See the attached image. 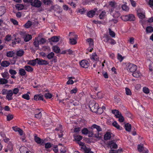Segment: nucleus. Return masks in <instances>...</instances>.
I'll return each mask as SVG.
<instances>
[{"label": "nucleus", "mask_w": 153, "mask_h": 153, "mask_svg": "<svg viewBox=\"0 0 153 153\" xmlns=\"http://www.w3.org/2000/svg\"><path fill=\"white\" fill-rule=\"evenodd\" d=\"M92 127L89 133V136L91 137L94 134V136L97 138H101V135L99 133V131H102V129L100 126L97 124H93Z\"/></svg>", "instance_id": "obj_1"}, {"label": "nucleus", "mask_w": 153, "mask_h": 153, "mask_svg": "<svg viewBox=\"0 0 153 153\" xmlns=\"http://www.w3.org/2000/svg\"><path fill=\"white\" fill-rule=\"evenodd\" d=\"M89 107L92 112L98 113H102V109L99 108V105L97 103L94 101H91L89 102Z\"/></svg>", "instance_id": "obj_2"}, {"label": "nucleus", "mask_w": 153, "mask_h": 153, "mask_svg": "<svg viewBox=\"0 0 153 153\" xmlns=\"http://www.w3.org/2000/svg\"><path fill=\"white\" fill-rule=\"evenodd\" d=\"M112 112L114 114L117 118H118V120L120 122H123V121H124L125 119L122 114H121L119 110H116V109L113 110H112Z\"/></svg>", "instance_id": "obj_3"}, {"label": "nucleus", "mask_w": 153, "mask_h": 153, "mask_svg": "<svg viewBox=\"0 0 153 153\" xmlns=\"http://www.w3.org/2000/svg\"><path fill=\"white\" fill-rule=\"evenodd\" d=\"M24 2H30L33 6L39 7L42 4V2L39 0H23Z\"/></svg>", "instance_id": "obj_4"}, {"label": "nucleus", "mask_w": 153, "mask_h": 153, "mask_svg": "<svg viewBox=\"0 0 153 153\" xmlns=\"http://www.w3.org/2000/svg\"><path fill=\"white\" fill-rule=\"evenodd\" d=\"M121 19L123 21H134L135 19V17L133 14H129L128 15H126V16H122L121 17Z\"/></svg>", "instance_id": "obj_5"}, {"label": "nucleus", "mask_w": 153, "mask_h": 153, "mask_svg": "<svg viewBox=\"0 0 153 153\" xmlns=\"http://www.w3.org/2000/svg\"><path fill=\"white\" fill-rule=\"evenodd\" d=\"M137 68V67L136 65L133 64H129L128 66L127 70L130 72H133V73L136 71Z\"/></svg>", "instance_id": "obj_6"}, {"label": "nucleus", "mask_w": 153, "mask_h": 153, "mask_svg": "<svg viewBox=\"0 0 153 153\" xmlns=\"http://www.w3.org/2000/svg\"><path fill=\"white\" fill-rule=\"evenodd\" d=\"M72 35H74V38H70L69 39L70 42L71 44H76L77 43L76 39L77 38L78 36L77 35H74L72 33H70L69 36H72Z\"/></svg>", "instance_id": "obj_7"}, {"label": "nucleus", "mask_w": 153, "mask_h": 153, "mask_svg": "<svg viewBox=\"0 0 153 153\" xmlns=\"http://www.w3.org/2000/svg\"><path fill=\"white\" fill-rule=\"evenodd\" d=\"M108 145L110 147L111 149V150H112V149H117L118 147V146L115 142L114 140H111V141L108 142Z\"/></svg>", "instance_id": "obj_8"}, {"label": "nucleus", "mask_w": 153, "mask_h": 153, "mask_svg": "<svg viewBox=\"0 0 153 153\" xmlns=\"http://www.w3.org/2000/svg\"><path fill=\"white\" fill-rule=\"evenodd\" d=\"M137 149L139 152H142V153H147L149 152V151L147 149H146V148L144 149L143 144L138 145L137 147Z\"/></svg>", "instance_id": "obj_9"}, {"label": "nucleus", "mask_w": 153, "mask_h": 153, "mask_svg": "<svg viewBox=\"0 0 153 153\" xmlns=\"http://www.w3.org/2000/svg\"><path fill=\"white\" fill-rule=\"evenodd\" d=\"M37 63L39 65H42L49 64V62L47 60L41 59H39V58H37Z\"/></svg>", "instance_id": "obj_10"}, {"label": "nucleus", "mask_w": 153, "mask_h": 153, "mask_svg": "<svg viewBox=\"0 0 153 153\" xmlns=\"http://www.w3.org/2000/svg\"><path fill=\"white\" fill-rule=\"evenodd\" d=\"M13 91L12 90H7V95L6 96L7 99L8 100H11L13 99Z\"/></svg>", "instance_id": "obj_11"}, {"label": "nucleus", "mask_w": 153, "mask_h": 153, "mask_svg": "<svg viewBox=\"0 0 153 153\" xmlns=\"http://www.w3.org/2000/svg\"><path fill=\"white\" fill-rule=\"evenodd\" d=\"M80 64L82 68H87L88 66L89 63L87 60H82L80 62Z\"/></svg>", "instance_id": "obj_12"}, {"label": "nucleus", "mask_w": 153, "mask_h": 153, "mask_svg": "<svg viewBox=\"0 0 153 153\" xmlns=\"http://www.w3.org/2000/svg\"><path fill=\"white\" fill-rule=\"evenodd\" d=\"M34 140L37 143H40L41 145H43L44 142V140L43 139H41L40 137H38L37 136H35L34 137Z\"/></svg>", "instance_id": "obj_13"}, {"label": "nucleus", "mask_w": 153, "mask_h": 153, "mask_svg": "<svg viewBox=\"0 0 153 153\" xmlns=\"http://www.w3.org/2000/svg\"><path fill=\"white\" fill-rule=\"evenodd\" d=\"M34 99L36 101L37 100H43V96L41 95V94H36L34 96Z\"/></svg>", "instance_id": "obj_14"}, {"label": "nucleus", "mask_w": 153, "mask_h": 153, "mask_svg": "<svg viewBox=\"0 0 153 153\" xmlns=\"http://www.w3.org/2000/svg\"><path fill=\"white\" fill-rule=\"evenodd\" d=\"M95 10H90L88 12L87 16L88 17H90L91 18L93 17L95 13L96 10H97V9H95Z\"/></svg>", "instance_id": "obj_15"}, {"label": "nucleus", "mask_w": 153, "mask_h": 153, "mask_svg": "<svg viewBox=\"0 0 153 153\" xmlns=\"http://www.w3.org/2000/svg\"><path fill=\"white\" fill-rule=\"evenodd\" d=\"M83 151L85 153H94L92 151H91V149L89 148L86 147L84 144V146H83Z\"/></svg>", "instance_id": "obj_16"}, {"label": "nucleus", "mask_w": 153, "mask_h": 153, "mask_svg": "<svg viewBox=\"0 0 153 153\" xmlns=\"http://www.w3.org/2000/svg\"><path fill=\"white\" fill-rule=\"evenodd\" d=\"M27 64L28 65H31L33 66H35L37 63V58L34 60H27Z\"/></svg>", "instance_id": "obj_17"}, {"label": "nucleus", "mask_w": 153, "mask_h": 153, "mask_svg": "<svg viewBox=\"0 0 153 153\" xmlns=\"http://www.w3.org/2000/svg\"><path fill=\"white\" fill-rule=\"evenodd\" d=\"M39 109L36 110V113L35 114V117H36V118H37V119H40L42 116V114L41 111L39 112Z\"/></svg>", "instance_id": "obj_18"}, {"label": "nucleus", "mask_w": 153, "mask_h": 153, "mask_svg": "<svg viewBox=\"0 0 153 153\" xmlns=\"http://www.w3.org/2000/svg\"><path fill=\"white\" fill-rule=\"evenodd\" d=\"M19 151L21 153H27L28 149L27 147H21L19 149Z\"/></svg>", "instance_id": "obj_19"}, {"label": "nucleus", "mask_w": 153, "mask_h": 153, "mask_svg": "<svg viewBox=\"0 0 153 153\" xmlns=\"http://www.w3.org/2000/svg\"><path fill=\"white\" fill-rule=\"evenodd\" d=\"M88 42L90 48L93 47L94 46V41L91 38H88L86 40Z\"/></svg>", "instance_id": "obj_20"}, {"label": "nucleus", "mask_w": 153, "mask_h": 153, "mask_svg": "<svg viewBox=\"0 0 153 153\" xmlns=\"http://www.w3.org/2000/svg\"><path fill=\"white\" fill-rule=\"evenodd\" d=\"M13 149V146L11 143H10L7 146V149L5 150L6 152H7L8 150H9L10 152L12 151Z\"/></svg>", "instance_id": "obj_21"}, {"label": "nucleus", "mask_w": 153, "mask_h": 153, "mask_svg": "<svg viewBox=\"0 0 153 153\" xmlns=\"http://www.w3.org/2000/svg\"><path fill=\"white\" fill-rule=\"evenodd\" d=\"M111 137V134L110 132H107L105 134L104 136V138L105 140H109Z\"/></svg>", "instance_id": "obj_22"}, {"label": "nucleus", "mask_w": 153, "mask_h": 153, "mask_svg": "<svg viewBox=\"0 0 153 153\" xmlns=\"http://www.w3.org/2000/svg\"><path fill=\"white\" fill-rule=\"evenodd\" d=\"M32 24H33V23L31 21L29 20V21H28L24 25V26L25 28H30V27L31 26Z\"/></svg>", "instance_id": "obj_23"}, {"label": "nucleus", "mask_w": 153, "mask_h": 153, "mask_svg": "<svg viewBox=\"0 0 153 153\" xmlns=\"http://www.w3.org/2000/svg\"><path fill=\"white\" fill-rule=\"evenodd\" d=\"M10 64V62H8V61H3L1 63V65L2 66H3V67H7V66H8Z\"/></svg>", "instance_id": "obj_24"}, {"label": "nucleus", "mask_w": 153, "mask_h": 153, "mask_svg": "<svg viewBox=\"0 0 153 153\" xmlns=\"http://www.w3.org/2000/svg\"><path fill=\"white\" fill-rule=\"evenodd\" d=\"M19 74L20 75H22V76L25 75L26 74L25 69H23V68H20V69H19Z\"/></svg>", "instance_id": "obj_25"}, {"label": "nucleus", "mask_w": 153, "mask_h": 153, "mask_svg": "<svg viewBox=\"0 0 153 153\" xmlns=\"http://www.w3.org/2000/svg\"><path fill=\"white\" fill-rule=\"evenodd\" d=\"M8 81L7 79H5L4 78H1L0 79V83L1 85H4V84H6L8 83Z\"/></svg>", "instance_id": "obj_26"}, {"label": "nucleus", "mask_w": 153, "mask_h": 153, "mask_svg": "<svg viewBox=\"0 0 153 153\" xmlns=\"http://www.w3.org/2000/svg\"><path fill=\"white\" fill-rule=\"evenodd\" d=\"M125 129L126 131H130L131 129V125L130 123H126L125 125Z\"/></svg>", "instance_id": "obj_27"}, {"label": "nucleus", "mask_w": 153, "mask_h": 153, "mask_svg": "<svg viewBox=\"0 0 153 153\" xmlns=\"http://www.w3.org/2000/svg\"><path fill=\"white\" fill-rule=\"evenodd\" d=\"M24 53V51L23 50H20L16 52V54L19 57H21L23 55Z\"/></svg>", "instance_id": "obj_28"}, {"label": "nucleus", "mask_w": 153, "mask_h": 153, "mask_svg": "<svg viewBox=\"0 0 153 153\" xmlns=\"http://www.w3.org/2000/svg\"><path fill=\"white\" fill-rule=\"evenodd\" d=\"M55 56V54L54 52H51L49 53L46 56V57L48 59H52V58H53Z\"/></svg>", "instance_id": "obj_29"}, {"label": "nucleus", "mask_w": 153, "mask_h": 153, "mask_svg": "<svg viewBox=\"0 0 153 153\" xmlns=\"http://www.w3.org/2000/svg\"><path fill=\"white\" fill-rule=\"evenodd\" d=\"M2 77H3L5 79H8L10 77L9 74L8 72H3L1 74Z\"/></svg>", "instance_id": "obj_30"}, {"label": "nucleus", "mask_w": 153, "mask_h": 153, "mask_svg": "<svg viewBox=\"0 0 153 153\" xmlns=\"http://www.w3.org/2000/svg\"><path fill=\"white\" fill-rule=\"evenodd\" d=\"M24 68L25 70H26L27 71H29V72L33 71V68L31 67L30 66H29V65H25Z\"/></svg>", "instance_id": "obj_31"}, {"label": "nucleus", "mask_w": 153, "mask_h": 153, "mask_svg": "<svg viewBox=\"0 0 153 153\" xmlns=\"http://www.w3.org/2000/svg\"><path fill=\"white\" fill-rule=\"evenodd\" d=\"M60 36H54L51 38V40L53 42H57L59 40Z\"/></svg>", "instance_id": "obj_32"}, {"label": "nucleus", "mask_w": 153, "mask_h": 153, "mask_svg": "<svg viewBox=\"0 0 153 153\" xmlns=\"http://www.w3.org/2000/svg\"><path fill=\"white\" fill-rule=\"evenodd\" d=\"M133 76L136 78H138L141 75V74L140 71H137L134 72V73L132 74Z\"/></svg>", "instance_id": "obj_33"}, {"label": "nucleus", "mask_w": 153, "mask_h": 153, "mask_svg": "<svg viewBox=\"0 0 153 153\" xmlns=\"http://www.w3.org/2000/svg\"><path fill=\"white\" fill-rule=\"evenodd\" d=\"M126 2H125L124 4L122 5V8L123 10L126 11H128L129 10V8L128 6L126 5Z\"/></svg>", "instance_id": "obj_34"}, {"label": "nucleus", "mask_w": 153, "mask_h": 153, "mask_svg": "<svg viewBox=\"0 0 153 153\" xmlns=\"http://www.w3.org/2000/svg\"><path fill=\"white\" fill-rule=\"evenodd\" d=\"M53 50L54 52L57 53H59L60 51V49L59 47H58V46H56V45L53 47Z\"/></svg>", "instance_id": "obj_35"}, {"label": "nucleus", "mask_w": 153, "mask_h": 153, "mask_svg": "<svg viewBox=\"0 0 153 153\" xmlns=\"http://www.w3.org/2000/svg\"><path fill=\"white\" fill-rule=\"evenodd\" d=\"M15 7L16 8H17L18 10H21L24 8V6L23 4H16Z\"/></svg>", "instance_id": "obj_36"}, {"label": "nucleus", "mask_w": 153, "mask_h": 153, "mask_svg": "<svg viewBox=\"0 0 153 153\" xmlns=\"http://www.w3.org/2000/svg\"><path fill=\"white\" fill-rule=\"evenodd\" d=\"M33 44L35 46L38 48L39 45V40L37 38H36L34 41Z\"/></svg>", "instance_id": "obj_37"}, {"label": "nucleus", "mask_w": 153, "mask_h": 153, "mask_svg": "<svg viewBox=\"0 0 153 153\" xmlns=\"http://www.w3.org/2000/svg\"><path fill=\"white\" fill-rule=\"evenodd\" d=\"M91 58L93 60H94V61H97V60H98L99 58L98 56L96 53H93L91 57Z\"/></svg>", "instance_id": "obj_38"}, {"label": "nucleus", "mask_w": 153, "mask_h": 153, "mask_svg": "<svg viewBox=\"0 0 153 153\" xmlns=\"http://www.w3.org/2000/svg\"><path fill=\"white\" fill-rule=\"evenodd\" d=\"M32 38L31 35H26L25 37L24 40L25 41H28L30 40V39H31Z\"/></svg>", "instance_id": "obj_39"}, {"label": "nucleus", "mask_w": 153, "mask_h": 153, "mask_svg": "<svg viewBox=\"0 0 153 153\" xmlns=\"http://www.w3.org/2000/svg\"><path fill=\"white\" fill-rule=\"evenodd\" d=\"M5 12V8L4 6H1L0 7V16L3 15Z\"/></svg>", "instance_id": "obj_40"}, {"label": "nucleus", "mask_w": 153, "mask_h": 153, "mask_svg": "<svg viewBox=\"0 0 153 153\" xmlns=\"http://www.w3.org/2000/svg\"><path fill=\"white\" fill-rule=\"evenodd\" d=\"M15 54L13 51H8L6 53V56L7 57H13Z\"/></svg>", "instance_id": "obj_41"}, {"label": "nucleus", "mask_w": 153, "mask_h": 153, "mask_svg": "<svg viewBox=\"0 0 153 153\" xmlns=\"http://www.w3.org/2000/svg\"><path fill=\"white\" fill-rule=\"evenodd\" d=\"M21 40L19 38H15L14 41L13 42L12 44H16V43H20V42H21Z\"/></svg>", "instance_id": "obj_42"}, {"label": "nucleus", "mask_w": 153, "mask_h": 153, "mask_svg": "<svg viewBox=\"0 0 153 153\" xmlns=\"http://www.w3.org/2000/svg\"><path fill=\"white\" fill-rule=\"evenodd\" d=\"M122 148H120L117 150H111L110 151L109 153H118L120 152H122Z\"/></svg>", "instance_id": "obj_43"}, {"label": "nucleus", "mask_w": 153, "mask_h": 153, "mask_svg": "<svg viewBox=\"0 0 153 153\" xmlns=\"http://www.w3.org/2000/svg\"><path fill=\"white\" fill-rule=\"evenodd\" d=\"M120 15V13L118 11H115L113 14L114 18H116L117 19V18H118Z\"/></svg>", "instance_id": "obj_44"}, {"label": "nucleus", "mask_w": 153, "mask_h": 153, "mask_svg": "<svg viewBox=\"0 0 153 153\" xmlns=\"http://www.w3.org/2000/svg\"><path fill=\"white\" fill-rule=\"evenodd\" d=\"M87 10H86L84 8H81L79 9L78 12H79L81 14H84L86 12Z\"/></svg>", "instance_id": "obj_45"}, {"label": "nucleus", "mask_w": 153, "mask_h": 153, "mask_svg": "<svg viewBox=\"0 0 153 153\" xmlns=\"http://www.w3.org/2000/svg\"><path fill=\"white\" fill-rule=\"evenodd\" d=\"M153 31V28L152 26H148L146 28V31L147 33L152 32Z\"/></svg>", "instance_id": "obj_46"}, {"label": "nucleus", "mask_w": 153, "mask_h": 153, "mask_svg": "<svg viewBox=\"0 0 153 153\" xmlns=\"http://www.w3.org/2000/svg\"><path fill=\"white\" fill-rule=\"evenodd\" d=\"M106 12L105 11H102L99 15L100 19H103L105 15Z\"/></svg>", "instance_id": "obj_47"}, {"label": "nucleus", "mask_w": 153, "mask_h": 153, "mask_svg": "<svg viewBox=\"0 0 153 153\" xmlns=\"http://www.w3.org/2000/svg\"><path fill=\"white\" fill-rule=\"evenodd\" d=\"M137 14L138 17L140 18H145V15L143 13H141V12H139L137 11Z\"/></svg>", "instance_id": "obj_48"}, {"label": "nucleus", "mask_w": 153, "mask_h": 153, "mask_svg": "<svg viewBox=\"0 0 153 153\" xmlns=\"http://www.w3.org/2000/svg\"><path fill=\"white\" fill-rule=\"evenodd\" d=\"M60 150L61 153H66L67 152V149L66 147H64V146H62L60 149Z\"/></svg>", "instance_id": "obj_49"}, {"label": "nucleus", "mask_w": 153, "mask_h": 153, "mask_svg": "<svg viewBox=\"0 0 153 153\" xmlns=\"http://www.w3.org/2000/svg\"><path fill=\"white\" fill-rule=\"evenodd\" d=\"M112 124L115 127L117 128V129H120V126L119 124H118L116 121H114L112 123Z\"/></svg>", "instance_id": "obj_50"}, {"label": "nucleus", "mask_w": 153, "mask_h": 153, "mask_svg": "<svg viewBox=\"0 0 153 153\" xmlns=\"http://www.w3.org/2000/svg\"><path fill=\"white\" fill-rule=\"evenodd\" d=\"M45 96L46 98L48 99V98H51L52 97V94H51V93H45Z\"/></svg>", "instance_id": "obj_51"}, {"label": "nucleus", "mask_w": 153, "mask_h": 153, "mask_svg": "<svg viewBox=\"0 0 153 153\" xmlns=\"http://www.w3.org/2000/svg\"><path fill=\"white\" fill-rule=\"evenodd\" d=\"M9 73L11 74L12 75H15V74H16V71L15 70H14V69H10L9 71Z\"/></svg>", "instance_id": "obj_52"}, {"label": "nucleus", "mask_w": 153, "mask_h": 153, "mask_svg": "<svg viewBox=\"0 0 153 153\" xmlns=\"http://www.w3.org/2000/svg\"><path fill=\"white\" fill-rule=\"evenodd\" d=\"M22 97L23 98L25 99H27V100H29V99H30V96L27 93V94H25L22 95Z\"/></svg>", "instance_id": "obj_53"}, {"label": "nucleus", "mask_w": 153, "mask_h": 153, "mask_svg": "<svg viewBox=\"0 0 153 153\" xmlns=\"http://www.w3.org/2000/svg\"><path fill=\"white\" fill-rule=\"evenodd\" d=\"M126 94L127 95H131V90L128 88H126Z\"/></svg>", "instance_id": "obj_54"}, {"label": "nucleus", "mask_w": 153, "mask_h": 153, "mask_svg": "<svg viewBox=\"0 0 153 153\" xmlns=\"http://www.w3.org/2000/svg\"><path fill=\"white\" fill-rule=\"evenodd\" d=\"M19 91V89L18 88H14L13 90V94H17L18 93Z\"/></svg>", "instance_id": "obj_55"}, {"label": "nucleus", "mask_w": 153, "mask_h": 153, "mask_svg": "<svg viewBox=\"0 0 153 153\" xmlns=\"http://www.w3.org/2000/svg\"><path fill=\"white\" fill-rule=\"evenodd\" d=\"M82 136L80 135L76 136L75 137V139L76 140L78 141H78H80V140H82Z\"/></svg>", "instance_id": "obj_56"}, {"label": "nucleus", "mask_w": 153, "mask_h": 153, "mask_svg": "<svg viewBox=\"0 0 153 153\" xmlns=\"http://www.w3.org/2000/svg\"><path fill=\"white\" fill-rule=\"evenodd\" d=\"M109 33L110 35L112 36V37H115V34L114 32V31H112L111 30V29H109Z\"/></svg>", "instance_id": "obj_57"}, {"label": "nucleus", "mask_w": 153, "mask_h": 153, "mask_svg": "<svg viewBox=\"0 0 153 153\" xmlns=\"http://www.w3.org/2000/svg\"><path fill=\"white\" fill-rule=\"evenodd\" d=\"M13 117V115L12 114H8L7 115V120H10Z\"/></svg>", "instance_id": "obj_58"}, {"label": "nucleus", "mask_w": 153, "mask_h": 153, "mask_svg": "<svg viewBox=\"0 0 153 153\" xmlns=\"http://www.w3.org/2000/svg\"><path fill=\"white\" fill-rule=\"evenodd\" d=\"M82 132L83 134H87L88 133V134L90 131L89 132L88 130L87 129V128H83L82 130Z\"/></svg>", "instance_id": "obj_59"}, {"label": "nucleus", "mask_w": 153, "mask_h": 153, "mask_svg": "<svg viewBox=\"0 0 153 153\" xmlns=\"http://www.w3.org/2000/svg\"><path fill=\"white\" fill-rule=\"evenodd\" d=\"M46 39H45V38H41L39 40V42L40 44H44L45 42H46Z\"/></svg>", "instance_id": "obj_60"}, {"label": "nucleus", "mask_w": 153, "mask_h": 153, "mask_svg": "<svg viewBox=\"0 0 153 153\" xmlns=\"http://www.w3.org/2000/svg\"><path fill=\"white\" fill-rule=\"evenodd\" d=\"M143 91L145 93H146V94H148V93L149 92V88H146V87H144L143 88Z\"/></svg>", "instance_id": "obj_61"}, {"label": "nucleus", "mask_w": 153, "mask_h": 153, "mask_svg": "<svg viewBox=\"0 0 153 153\" xmlns=\"http://www.w3.org/2000/svg\"><path fill=\"white\" fill-rule=\"evenodd\" d=\"M117 58L120 60V61L121 62V61H123L124 58V57L122 56V55H120V53H118L117 55Z\"/></svg>", "instance_id": "obj_62"}, {"label": "nucleus", "mask_w": 153, "mask_h": 153, "mask_svg": "<svg viewBox=\"0 0 153 153\" xmlns=\"http://www.w3.org/2000/svg\"><path fill=\"white\" fill-rule=\"evenodd\" d=\"M52 144L51 143H47L45 144V148H50Z\"/></svg>", "instance_id": "obj_63"}, {"label": "nucleus", "mask_w": 153, "mask_h": 153, "mask_svg": "<svg viewBox=\"0 0 153 153\" xmlns=\"http://www.w3.org/2000/svg\"><path fill=\"white\" fill-rule=\"evenodd\" d=\"M10 21L12 23H13L14 24H15V25H17V24H18V22L16 20V19H11Z\"/></svg>", "instance_id": "obj_64"}]
</instances>
